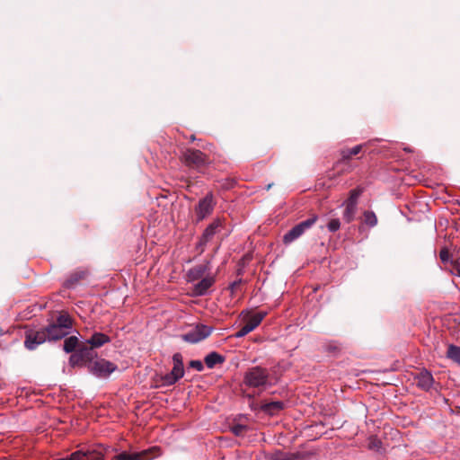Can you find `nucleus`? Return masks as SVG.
I'll return each mask as SVG.
<instances>
[{"instance_id": "20", "label": "nucleus", "mask_w": 460, "mask_h": 460, "mask_svg": "<svg viewBox=\"0 0 460 460\" xmlns=\"http://www.w3.org/2000/svg\"><path fill=\"white\" fill-rule=\"evenodd\" d=\"M283 406H284V404L282 402H279V401L271 402L266 403L263 406V410H264V411L268 412L269 414L274 415V414L278 413L279 411H281L283 409Z\"/></svg>"}, {"instance_id": "16", "label": "nucleus", "mask_w": 460, "mask_h": 460, "mask_svg": "<svg viewBox=\"0 0 460 460\" xmlns=\"http://www.w3.org/2000/svg\"><path fill=\"white\" fill-rule=\"evenodd\" d=\"M221 226L220 220H215L212 222L204 231L202 237L200 239L199 244L204 245L206 244L217 232L218 228Z\"/></svg>"}, {"instance_id": "15", "label": "nucleus", "mask_w": 460, "mask_h": 460, "mask_svg": "<svg viewBox=\"0 0 460 460\" xmlns=\"http://www.w3.org/2000/svg\"><path fill=\"white\" fill-rule=\"evenodd\" d=\"M416 382L419 387L429 390L433 385L432 375L429 371L423 370L416 376Z\"/></svg>"}, {"instance_id": "10", "label": "nucleus", "mask_w": 460, "mask_h": 460, "mask_svg": "<svg viewBox=\"0 0 460 460\" xmlns=\"http://www.w3.org/2000/svg\"><path fill=\"white\" fill-rule=\"evenodd\" d=\"M182 157L190 166L199 167L207 164L206 155L199 150L188 149Z\"/></svg>"}, {"instance_id": "37", "label": "nucleus", "mask_w": 460, "mask_h": 460, "mask_svg": "<svg viewBox=\"0 0 460 460\" xmlns=\"http://www.w3.org/2000/svg\"><path fill=\"white\" fill-rule=\"evenodd\" d=\"M270 187H271V184H269V185L267 186V190L270 189Z\"/></svg>"}, {"instance_id": "23", "label": "nucleus", "mask_w": 460, "mask_h": 460, "mask_svg": "<svg viewBox=\"0 0 460 460\" xmlns=\"http://www.w3.org/2000/svg\"><path fill=\"white\" fill-rule=\"evenodd\" d=\"M447 355L450 359L460 364V348L459 347L450 345L448 347Z\"/></svg>"}, {"instance_id": "36", "label": "nucleus", "mask_w": 460, "mask_h": 460, "mask_svg": "<svg viewBox=\"0 0 460 460\" xmlns=\"http://www.w3.org/2000/svg\"><path fill=\"white\" fill-rule=\"evenodd\" d=\"M77 359H78V356H77V355H72V356L70 357V362H71L72 364H75V363L77 361Z\"/></svg>"}, {"instance_id": "11", "label": "nucleus", "mask_w": 460, "mask_h": 460, "mask_svg": "<svg viewBox=\"0 0 460 460\" xmlns=\"http://www.w3.org/2000/svg\"><path fill=\"white\" fill-rule=\"evenodd\" d=\"M208 274H210V264L207 261L190 269L187 273V279L189 282H194L203 279Z\"/></svg>"}, {"instance_id": "5", "label": "nucleus", "mask_w": 460, "mask_h": 460, "mask_svg": "<svg viewBox=\"0 0 460 460\" xmlns=\"http://www.w3.org/2000/svg\"><path fill=\"white\" fill-rule=\"evenodd\" d=\"M117 369V366L106 359H98L91 363V372L98 377H107Z\"/></svg>"}, {"instance_id": "28", "label": "nucleus", "mask_w": 460, "mask_h": 460, "mask_svg": "<svg viewBox=\"0 0 460 460\" xmlns=\"http://www.w3.org/2000/svg\"><path fill=\"white\" fill-rule=\"evenodd\" d=\"M327 227H328V230L330 232H336V231H338L340 229V227H341L340 220L337 219V218L332 219L328 223Z\"/></svg>"}, {"instance_id": "1", "label": "nucleus", "mask_w": 460, "mask_h": 460, "mask_svg": "<svg viewBox=\"0 0 460 460\" xmlns=\"http://www.w3.org/2000/svg\"><path fill=\"white\" fill-rule=\"evenodd\" d=\"M243 382L248 387L264 389L269 384V374L265 368L254 367L245 373Z\"/></svg>"}, {"instance_id": "13", "label": "nucleus", "mask_w": 460, "mask_h": 460, "mask_svg": "<svg viewBox=\"0 0 460 460\" xmlns=\"http://www.w3.org/2000/svg\"><path fill=\"white\" fill-rule=\"evenodd\" d=\"M214 283L215 277L211 274L206 275L194 285L193 293L196 296H203Z\"/></svg>"}, {"instance_id": "32", "label": "nucleus", "mask_w": 460, "mask_h": 460, "mask_svg": "<svg viewBox=\"0 0 460 460\" xmlns=\"http://www.w3.org/2000/svg\"><path fill=\"white\" fill-rule=\"evenodd\" d=\"M190 367H192L198 371L203 370V363L199 360H191L190 362Z\"/></svg>"}, {"instance_id": "35", "label": "nucleus", "mask_w": 460, "mask_h": 460, "mask_svg": "<svg viewBox=\"0 0 460 460\" xmlns=\"http://www.w3.org/2000/svg\"><path fill=\"white\" fill-rule=\"evenodd\" d=\"M273 459H274V460H286V459L282 456V454H281V453H276V454H274Z\"/></svg>"}, {"instance_id": "34", "label": "nucleus", "mask_w": 460, "mask_h": 460, "mask_svg": "<svg viewBox=\"0 0 460 460\" xmlns=\"http://www.w3.org/2000/svg\"><path fill=\"white\" fill-rule=\"evenodd\" d=\"M379 445H380V442L378 440H374L371 442L370 444V448H378L379 447Z\"/></svg>"}, {"instance_id": "19", "label": "nucleus", "mask_w": 460, "mask_h": 460, "mask_svg": "<svg viewBox=\"0 0 460 460\" xmlns=\"http://www.w3.org/2000/svg\"><path fill=\"white\" fill-rule=\"evenodd\" d=\"M344 205H345V210L343 212V218L346 222L349 223L355 217L356 211H357V205L350 204L348 202H345Z\"/></svg>"}, {"instance_id": "3", "label": "nucleus", "mask_w": 460, "mask_h": 460, "mask_svg": "<svg viewBox=\"0 0 460 460\" xmlns=\"http://www.w3.org/2000/svg\"><path fill=\"white\" fill-rule=\"evenodd\" d=\"M316 217H313L295 226L291 230L285 234L283 237L284 243H290L300 237L305 230L309 229L316 222Z\"/></svg>"}, {"instance_id": "26", "label": "nucleus", "mask_w": 460, "mask_h": 460, "mask_svg": "<svg viewBox=\"0 0 460 460\" xmlns=\"http://www.w3.org/2000/svg\"><path fill=\"white\" fill-rule=\"evenodd\" d=\"M84 271L76 272L72 275L66 282V287L71 288L75 282H77L80 279L84 277Z\"/></svg>"}, {"instance_id": "4", "label": "nucleus", "mask_w": 460, "mask_h": 460, "mask_svg": "<svg viewBox=\"0 0 460 460\" xmlns=\"http://www.w3.org/2000/svg\"><path fill=\"white\" fill-rule=\"evenodd\" d=\"M47 341V332H45V329H30L25 332L24 345L30 350L35 349L39 345Z\"/></svg>"}, {"instance_id": "2", "label": "nucleus", "mask_w": 460, "mask_h": 460, "mask_svg": "<svg viewBox=\"0 0 460 460\" xmlns=\"http://www.w3.org/2000/svg\"><path fill=\"white\" fill-rule=\"evenodd\" d=\"M173 367L172 371L166 374L163 380L166 385H172L181 379L184 375V368L182 363V356L180 353H175L172 356Z\"/></svg>"}, {"instance_id": "24", "label": "nucleus", "mask_w": 460, "mask_h": 460, "mask_svg": "<svg viewBox=\"0 0 460 460\" xmlns=\"http://www.w3.org/2000/svg\"><path fill=\"white\" fill-rule=\"evenodd\" d=\"M77 338L75 336L68 337L64 341V350L67 353L72 352L77 345Z\"/></svg>"}, {"instance_id": "18", "label": "nucleus", "mask_w": 460, "mask_h": 460, "mask_svg": "<svg viewBox=\"0 0 460 460\" xmlns=\"http://www.w3.org/2000/svg\"><path fill=\"white\" fill-rule=\"evenodd\" d=\"M204 361L208 367L212 368L216 365L223 363L225 358L217 352H211L205 357Z\"/></svg>"}, {"instance_id": "21", "label": "nucleus", "mask_w": 460, "mask_h": 460, "mask_svg": "<svg viewBox=\"0 0 460 460\" xmlns=\"http://www.w3.org/2000/svg\"><path fill=\"white\" fill-rule=\"evenodd\" d=\"M60 329H65L64 331L69 333V330L72 328V322L68 315L61 314L57 319V323H55Z\"/></svg>"}, {"instance_id": "31", "label": "nucleus", "mask_w": 460, "mask_h": 460, "mask_svg": "<svg viewBox=\"0 0 460 460\" xmlns=\"http://www.w3.org/2000/svg\"><path fill=\"white\" fill-rule=\"evenodd\" d=\"M250 332H251V331L249 330V328H248V327H246L245 325H243V326L240 329V331H238V332L234 334V336H235L236 338H242V337H244L245 335H247V334H248V333H250Z\"/></svg>"}, {"instance_id": "30", "label": "nucleus", "mask_w": 460, "mask_h": 460, "mask_svg": "<svg viewBox=\"0 0 460 460\" xmlns=\"http://www.w3.org/2000/svg\"><path fill=\"white\" fill-rule=\"evenodd\" d=\"M451 271L453 274L460 277V261H456L452 262V269Z\"/></svg>"}, {"instance_id": "9", "label": "nucleus", "mask_w": 460, "mask_h": 460, "mask_svg": "<svg viewBox=\"0 0 460 460\" xmlns=\"http://www.w3.org/2000/svg\"><path fill=\"white\" fill-rule=\"evenodd\" d=\"M214 200L212 194H208L205 198L199 200L196 207V215L198 220H203L207 217L214 209Z\"/></svg>"}, {"instance_id": "14", "label": "nucleus", "mask_w": 460, "mask_h": 460, "mask_svg": "<svg viewBox=\"0 0 460 460\" xmlns=\"http://www.w3.org/2000/svg\"><path fill=\"white\" fill-rule=\"evenodd\" d=\"M64 330L65 329H60V327H58L56 323L49 324L47 328H45L48 341H57L66 336L68 333Z\"/></svg>"}, {"instance_id": "33", "label": "nucleus", "mask_w": 460, "mask_h": 460, "mask_svg": "<svg viewBox=\"0 0 460 460\" xmlns=\"http://www.w3.org/2000/svg\"><path fill=\"white\" fill-rule=\"evenodd\" d=\"M440 260L443 262H447L449 260V252L447 249H442L439 253Z\"/></svg>"}, {"instance_id": "6", "label": "nucleus", "mask_w": 460, "mask_h": 460, "mask_svg": "<svg viewBox=\"0 0 460 460\" xmlns=\"http://www.w3.org/2000/svg\"><path fill=\"white\" fill-rule=\"evenodd\" d=\"M212 332V328L204 325V324H198L193 329H191L190 332L185 333L182 337L183 340L190 342V343H197L207 337L210 335Z\"/></svg>"}, {"instance_id": "27", "label": "nucleus", "mask_w": 460, "mask_h": 460, "mask_svg": "<svg viewBox=\"0 0 460 460\" xmlns=\"http://www.w3.org/2000/svg\"><path fill=\"white\" fill-rule=\"evenodd\" d=\"M361 194V190L359 189H354L350 191L349 199L345 201L350 204L357 205L358 204V199Z\"/></svg>"}, {"instance_id": "8", "label": "nucleus", "mask_w": 460, "mask_h": 460, "mask_svg": "<svg viewBox=\"0 0 460 460\" xmlns=\"http://www.w3.org/2000/svg\"><path fill=\"white\" fill-rule=\"evenodd\" d=\"M65 460H102L103 453L101 449H81L72 453Z\"/></svg>"}, {"instance_id": "29", "label": "nucleus", "mask_w": 460, "mask_h": 460, "mask_svg": "<svg viewBox=\"0 0 460 460\" xmlns=\"http://www.w3.org/2000/svg\"><path fill=\"white\" fill-rule=\"evenodd\" d=\"M231 430L235 436H241L246 430V426L243 424H234L232 426Z\"/></svg>"}, {"instance_id": "12", "label": "nucleus", "mask_w": 460, "mask_h": 460, "mask_svg": "<svg viewBox=\"0 0 460 460\" xmlns=\"http://www.w3.org/2000/svg\"><path fill=\"white\" fill-rule=\"evenodd\" d=\"M243 317L244 321V325L249 328L251 332H252L257 326L260 325L261 321L267 315L266 312H258V313H243Z\"/></svg>"}, {"instance_id": "7", "label": "nucleus", "mask_w": 460, "mask_h": 460, "mask_svg": "<svg viewBox=\"0 0 460 460\" xmlns=\"http://www.w3.org/2000/svg\"><path fill=\"white\" fill-rule=\"evenodd\" d=\"M156 451V447H151L133 454H128L124 451L115 455L111 460H151L157 456Z\"/></svg>"}, {"instance_id": "17", "label": "nucleus", "mask_w": 460, "mask_h": 460, "mask_svg": "<svg viewBox=\"0 0 460 460\" xmlns=\"http://www.w3.org/2000/svg\"><path fill=\"white\" fill-rule=\"evenodd\" d=\"M109 341V337L101 332L94 333L89 340H87V342L92 348H99Z\"/></svg>"}, {"instance_id": "25", "label": "nucleus", "mask_w": 460, "mask_h": 460, "mask_svg": "<svg viewBox=\"0 0 460 460\" xmlns=\"http://www.w3.org/2000/svg\"><path fill=\"white\" fill-rule=\"evenodd\" d=\"M364 222L369 226H375L377 223V218L374 212L367 211L364 213Z\"/></svg>"}, {"instance_id": "22", "label": "nucleus", "mask_w": 460, "mask_h": 460, "mask_svg": "<svg viewBox=\"0 0 460 460\" xmlns=\"http://www.w3.org/2000/svg\"><path fill=\"white\" fill-rule=\"evenodd\" d=\"M362 148H363L362 145H358L352 148L344 149L341 151V157L344 160H348V159L351 158L352 156L359 154L360 151L362 150Z\"/></svg>"}]
</instances>
